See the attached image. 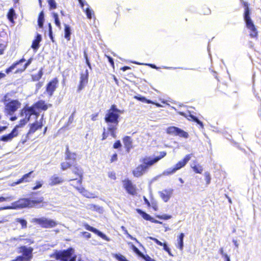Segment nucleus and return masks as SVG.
Returning a JSON list of instances; mask_svg holds the SVG:
<instances>
[{
  "instance_id": "f704fd0d",
  "label": "nucleus",
  "mask_w": 261,
  "mask_h": 261,
  "mask_svg": "<svg viewBox=\"0 0 261 261\" xmlns=\"http://www.w3.org/2000/svg\"><path fill=\"white\" fill-rule=\"evenodd\" d=\"M134 98L139 101H140L143 102H145L146 103H152V101L149 99H147L145 97L142 96L141 95H136L134 96Z\"/></svg>"
},
{
  "instance_id": "473e14b6",
  "label": "nucleus",
  "mask_w": 261,
  "mask_h": 261,
  "mask_svg": "<svg viewBox=\"0 0 261 261\" xmlns=\"http://www.w3.org/2000/svg\"><path fill=\"white\" fill-rule=\"evenodd\" d=\"M15 16V13L14 9L13 8H10L7 13V18L10 22H13Z\"/></svg>"
},
{
  "instance_id": "9b49d317",
  "label": "nucleus",
  "mask_w": 261,
  "mask_h": 261,
  "mask_svg": "<svg viewBox=\"0 0 261 261\" xmlns=\"http://www.w3.org/2000/svg\"><path fill=\"white\" fill-rule=\"evenodd\" d=\"M166 133L168 134L179 136L184 138H188L189 134L184 130L174 126H169L166 129Z\"/></svg>"
},
{
  "instance_id": "0eeeda50",
  "label": "nucleus",
  "mask_w": 261,
  "mask_h": 261,
  "mask_svg": "<svg viewBox=\"0 0 261 261\" xmlns=\"http://www.w3.org/2000/svg\"><path fill=\"white\" fill-rule=\"evenodd\" d=\"M43 200V197L35 198L32 200L28 198H20L15 202V206L18 208H31L42 203Z\"/></svg>"
},
{
  "instance_id": "7ed1b4c3",
  "label": "nucleus",
  "mask_w": 261,
  "mask_h": 261,
  "mask_svg": "<svg viewBox=\"0 0 261 261\" xmlns=\"http://www.w3.org/2000/svg\"><path fill=\"white\" fill-rule=\"evenodd\" d=\"M167 155L166 151H161L160 155L154 158L150 157H145L143 158L141 162L143 164L138 165L134 170L132 171V174L134 177H139L142 176L148 169V168L157 163L160 160L164 158Z\"/></svg>"
},
{
  "instance_id": "20e7f679",
  "label": "nucleus",
  "mask_w": 261,
  "mask_h": 261,
  "mask_svg": "<svg viewBox=\"0 0 261 261\" xmlns=\"http://www.w3.org/2000/svg\"><path fill=\"white\" fill-rule=\"evenodd\" d=\"M240 1L244 8L243 17L246 28L249 30V36L251 38L257 40L258 37V32L256 27L251 19V10L249 8V5L244 0H240Z\"/></svg>"
},
{
  "instance_id": "423d86ee",
  "label": "nucleus",
  "mask_w": 261,
  "mask_h": 261,
  "mask_svg": "<svg viewBox=\"0 0 261 261\" xmlns=\"http://www.w3.org/2000/svg\"><path fill=\"white\" fill-rule=\"evenodd\" d=\"M50 257L60 261H76V255L75 254L74 249L72 247L62 250H56Z\"/></svg>"
},
{
  "instance_id": "603ef678",
  "label": "nucleus",
  "mask_w": 261,
  "mask_h": 261,
  "mask_svg": "<svg viewBox=\"0 0 261 261\" xmlns=\"http://www.w3.org/2000/svg\"><path fill=\"white\" fill-rule=\"evenodd\" d=\"M81 234L86 239H90L91 237V234L87 231H83L81 233Z\"/></svg>"
},
{
  "instance_id": "cd10ccee",
  "label": "nucleus",
  "mask_w": 261,
  "mask_h": 261,
  "mask_svg": "<svg viewBox=\"0 0 261 261\" xmlns=\"http://www.w3.org/2000/svg\"><path fill=\"white\" fill-rule=\"evenodd\" d=\"M84 196L88 198H94L95 197L92 193H90L83 187H74Z\"/></svg>"
},
{
  "instance_id": "c756f323",
  "label": "nucleus",
  "mask_w": 261,
  "mask_h": 261,
  "mask_svg": "<svg viewBox=\"0 0 261 261\" xmlns=\"http://www.w3.org/2000/svg\"><path fill=\"white\" fill-rule=\"evenodd\" d=\"M71 31L70 27L67 24H64V38L67 41L70 40Z\"/></svg>"
},
{
  "instance_id": "e433bc0d",
  "label": "nucleus",
  "mask_w": 261,
  "mask_h": 261,
  "mask_svg": "<svg viewBox=\"0 0 261 261\" xmlns=\"http://www.w3.org/2000/svg\"><path fill=\"white\" fill-rule=\"evenodd\" d=\"M192 168L196 173L201 174L203 171V168L202 166L199 164L194 165L192 167Z\"/></svg>"
},
{
  "instance_id": "49530a36",
  "label": "nucleus",
  "mask_w": 261,
  "mask_h": 261,
  "mask_svg": "<svg viewBox=\"0 0 261 261\" xmlns=\"http://www.w3.org/2000/svg\"><path fill=\"white\" fill-rule=\"evenodd\" d=\"M12 261H29L27 258H26L23 255H19L16 257L15 259L13 260Z\"/></svg>"
},
{
  "instance_id": "8fccbe9b",
  "label": "nucleus",
  "mask_w": 261,
  "mask_h": 261,
  "mask_svg": "<svg viewBox=\"0 0 261 261\" xmlns=\"http://www.w3.org/2000/svg\"><path fill=\"white\" fill-rule=\"evenodd\" d=\"M106 57L107 58L109 62H110L111 66L113 67V68H114V60L113 59V58L112 57H111L110 56H107V55H106Z\"/></svg>"
},
{
  "instance_id": "a211bd4d",
  "label": "nucleus",
  "mask_w": 261,
  "mask_h": 261,
  "mask_svg": "<svg viewBox=\"0 0 261 261\" xmlns=\"http://www.w3.org/2000/svg\"><path fill=\"white\" fill-rule=\"evenodd\" d=\"M32 107L35 110L39 111H45L52 106L51 104L46 103L44 100H39L34 103Z\"/></svg>"
},
{
  "instance_id": "2f4dec72",
  "label": "nucleus",
  "mask_w": 261,
  "mask_h": 261,
  "mask_svg": "<svg viewBox=\"0 0 261 261\" xmlns=\"http://www.w3.org/2000/svg\"><path fill=\"white\" fill-rule=\"evenodd\" d=\"M43 68H41L37 74L31 75V80L33 82H37L39 81L43 75Z\"/></svg>"
},
{
  "instance_id": "412c9836",
  "label": "nucleus",
  "mask_w": 261,
  "mask_h": 261,
  "mask_svg": "<svg viewBox=\"0 0 261 261\" xmlns=\"http://www.w3.org/2000/svg\"><path fill=\"white\" fill-rule=\"evenodd\" d=\"M34 171H31L29 172L24 174L20 178L18 179L16 182V184H19L23 182H28L31 180V178L34 176H32Z\"/></svg>"
},
{
  "instance_id": "6ab92c4d",
  "label": "nucleus",
  "mask_w": 261,
  "mask_h": 261,
  "mask_svg": "<svg viewBox=\"0 0 261 261\" xmlns=\"http://www.w3.org/2000/svg\"><path fill=\"white\" fill-rule=\"evenodd\" d=\"M83 226L86 229L94 233L95 234H97L98 236L100 237L104 240H106L107 241H110V239L105 234L103 233L102 232L100 231L96 228L92 226H91L88 223H84L83 224Z\"/></svg>"
},
{
  "instance_id": "09e8293b",
  "label": "nucleus",
  "mask_w": 261,
  "mask_h": 261,
  "mask_svg": "<svg viewBox=\"0 0 261 261\" xmlns=\"http://www.w3.org/2000/svg\"><path fill=\"white\" fill-rule=\"evenodd\" d=\"M75 111L74 110L71 115L69 116L68 120V123L70 124L73 122L75 116Z\"/></svg>"
},
{
  "instance_id": "393cba45",
  "label": "nucleus",
  "mask_w": 261,
  "mask_h": 261,
  "mask_svg": "<svg viewBox=\"0 0 261 261\" xmlns=\"http://www.w3.org/2000/svg\"><path fill=\"white\" fill-rule=\"evenodd\" d=\"M25 61V59H24V57H22L20 59L14 62L10 66H9L8 68L6 69L5 72L7 74H9L18 65H20L21 63H22Z\"/></svg>"
},
{
  "instance_id": "0e129e2a",
  "label": "nucleus",
  "mask_w": 261,
  "mask_h": 261,
  "mask_svg": "<svg viewBox=\"0 0 261 261\" xmlns=\"http://www.w3.org/2000/svg\"><path fill=\"white\" fill-rule=\"evenodd\" d=\"M10 198L9 197H0V202H4L9 200Z\"/></svg>"
},
{
  "instance_id": "c9c22d12",
  "label": "nucleus",
  "mask_w": 261,
  "mask_h": 261,
  "mask_svg": "<svg viewBox=\"0 0 261 261\" xmlns=\"http://www.w3.org/2000/svg\"><path fill=\"white\" fill-rule=\"evenodd\" d=\"M15 222L20 224L21 228L25 229L27 227V221L22 218H16L15 220Z\"/></svg>"
},
{
  "instance_id": "69168bd1",
  "label": "nucleus",
  "mask_w": 261,
  "mask_h": 261,
  "mask_svg": "<svg viewBox=\"0 0 261 261\" xmlns=\"http://www.w3.org/2000/svg\"><path fill=\"white\" fill-rule=\"evenodd\" d=\"M120 69L121 70H122L123 71H125L127 70H129V69H130V67H129V66H123V67H122Z\"/></svg>"
},
{
  "instance_id": "c03bdc74",
  "label": "nucleus",
  "mask_w": 261,
  "mask_h": 261,
  "mask_svg": "<svg viewBox=\"0 0 261 261\" xmlns=\"http://www.w3.org/2000/svg\"><path fill=\"white\" fill-rule=\"evenodd\" d=\"M84 58H85V61H86V64L91 69V64L90 63L88 57V55H87V51L86 50H85L84 51Z\"/></svg>"
},
{
  "instance_id": "052dcab7",
  "label": "nucleus",
  "mask_w": 261,
  "mask_h": 261,
  "mask_svg": "<svg viewBox=\"0 0 261 261\" xmlns=\"http://www.w3.org/2000/svg\"><path fill=\"white\" fill-rule=\"evenodd\" d=\"M143 199H144L145 203L147 205V206L150 207V203L149 202L148 200L145 196L143 197Z\"/></svg>"
},
{
  "instance_id": "bf43d9fd",
  "label": "nucleus",
  "mask_w": 261,
  "mask_h": 261,
  "mask_svg": "<svg viewBox=\"0 0 261 261\" xmlns=\"http://www.w3.org/2000/svg\"><path fill=\"white\" fill-rule=\"evenodd\" d=\"M195 122L197 123L198 124H199L201 128H203L204 127L202 121L199 120L197 118H196V120L194 121Z\"/></svg>"
},
{
  "instance_id": "5fc2aeb1",
  "label": "nucleus",
  "mask_w": 261,
  "mask_h": 261,
  "mask_svg": "<svg viewBox=\"0 0 261 261\" xmlns=\"http://www.w3.org/2000/svg\"><path fill=\"white\" fill-rule=\"evenodd\" d=\"M108 176L109 178H110L112 179H116V174L114 172H110L108 173Z\"/></svg>"
},
{
  "instance_id": "6e6d98bb",
  "label": "nucleus",
  "mask_w": 261,
  "mask_h": 261,
  "mask_svg": "<svg viewBox=\"0 0 261 261\" xmlns=\"http://www.w3.org/2000/svg\"><path fill=\"white\" fill-rule=\"evenodd\" d=\"M202 11H203V13L204 15H208L211 13L210 9L207 7L203 8Z\"/></svg>"
},
{
  "instance_id": "58836bf2",
  "label": "nucleus",
  "mask_w": 261,
  "mask_h": 261,
  "mask_svg": "<svg viewBox=\"0 0 261 261\" xmlns=\"http://www.w3.org/2000/svg\"><path fill=\"white\" fill-rule=\"evenodd\" d=\"M52 16L54 19L55 24L57 27H58L59 28H61V23L59 20L58 15L57 13L54 12L52 14Z\"/></svg>"
},
{
  "instance_id": "f8f14e48",
  "label": "nucleus",
  "mask_w": 261,
  "mask_h": 261,
  "mask_svg": "<svg viewBox=\"0 0 261 261\" xmlns=\"http://www.w3.org/2000/svg\"><path fill=\"white\" fill-rule=\"evenodd\" d=\"M123 186L129 195L135 196L137 194V189L136 186L129 179H125L123 180Z\"/></svg>"
},
{
  "instance_id": "79ce46f5",
  "label": "nucleus",
  "mask_w": 261,
  "mask_h": 261,
  "mask_svg": "<svg viewBox=\"0 0 261 261\" xmlns=\"http://www.w3.org/2000/svg\"><path fill=\"white\" fill-rule=\"evenodd\" d=\"M205 180L206 181V185H208L211 183V176L210 172L206 171L204 172V174Z\"/></svg>"
},
{
  "instance_id": "3c124183",
  "label": "nucleus",
  "mask_w": 261,
  "mask_h": 261,
  "mask_svg": "<svg viewBox=\"0 0 261 261\" xmlns=\"http://www.w3.org/2000/svg\"><path fill=\"white\" fill-rule=\"evenodd\" d=\"M135 63L139 64V65L143 64L142 63H137V62H135ZM144 64L145 65L148 66L153 69H158L159 68V67H158L155 65L153 64Z\"/></svg>"
},
{
  "instance_id": "e2e57ef3",
  "label": "nucleus",
  "mask_w": 261,
  "mask_h": 261,
  "mask_svg": "<svg viewBox=\"0 0 261 261\" xmlns=\"http://www.w3.org/2000/svg\"><path fill=\"white\" fill-rule=\"evenodd\" d=\"M89 208L92 210H96L97 209V205H96L95 204H89Z\"/></svg>"
},
{
  "instance_id": "9d476101",
  "label": "nucleus",
  "mask_w": 261,
  "mask_h": 261,
  "mask_svg": "<svg viewBox=\"0 0 261 261\" xmlns=\"http://www.w3.org/2000/svg\"><path fill=\"white\" fill-rule=\"evenodd\" d=\"M33 222L38 224L41 227L45 228H53L58 224L56 221L45 218H34L33 220Z\"/></svg>"
},
{
  "instance_id": "a19ab883",
  "label": "nucleus",
  "mask_w": 261,
  "mask_h": 261,
  "mask_svg": "<svg viewBox=\"0 0 261 261\" xmlns=\"http://www.w3.org/2000/svg\"><path fill=\"white\" fill-rule=\"evenodd\" d=\"M47 2L50 10H54L57 8V3L55 0H48Z\"/></svg>"
},
{
  "instance_id": "f257e3e1",
  "label": "nucleus",
  "mask_w": 261,
  "mask_h": 261,
  "mask_svg": "<svg viewBox=\"0 0 261 261\" xmlns=\"http://www.w3.org/2000/svg\"><path fill=\"white\" fill-rule=\"evenodd\" d=\"M76 153L71 152L68 146H66L65 158L66 161L61 163V169L64 171L71 168L72 172L79 177L77 182L81 186L82 183L83 170L80 165L75 163L76 162Z\"/></svg>"
},
{
  "instance_id": "dca6fc26",
  "label": "nucleus",
  "mask_w": 261,
  "mask_h": 261,
  "mask_svg": "<svg viewBox=\"0 0 261 261\" xmlns=\"http://www.w3.org/2000/svg\"><path fill=\"white\" fill-rule=\"evenodd\" d=\"M19 127H16V125L13 128L12 131L8 134L3 135L0 137V141L8 142L11 141L13 138L18 135V128Z\"/></svg>"
},
{
  "instance_id": "2eb2a0df",
  "label": "nucleus",
  "mask_w": 261,
  "mask_h": 261,
  "mask_svg": "<svg viewBox=\"0 0 261 261\" xmlns=\"http://www.w3.org/2000/svg\"><path fill=\"white\" fill-rule=\"evenodd\" d=\"M59 84V80L57 77L53 78L46 85V91L47 94L51 96L57 89Z\"/></svg>"
},
{
  "instance_id": "6e6552de",
  "label": "nucleus",
  "mask_w": 261,
  "mask_h": 261,
  "mask_svg": "<svg viewBox=\"0 0 261 261\" xmlns=\"http://www.w3.org/2000/svg\"><path fill=\"white\" fill-rule=\"evenodd\" d=\"M21 106V102L17 99H12L5 104V112L9 115L14 114Z\"/></svg>"
},
{
  "instance_id": "a878e982",
  "label": "nucleus",
  "mask_w": 261,
  "mask_h": 261,
  "mask_svg": "<svg viewBox=\"0 0 261 261\" xmlns=\"http://www.w3.org/2000/svg\"><path fill=\"white\" fill-rule=\"evenodd\" d=\"M41 35L40 34H38L36 35L35 39L33 41L31 45V47L34 50L37 51L38 49V48L40 47L39 43L41 41Z\"/></svg>"
},
{
  "instance_id": "72a5a7b5",
  "label": "nucleus",
  "mask_w": 261,
  "mask_h": 261,
  "mask_svg": "<svg viewBox=\"0 0 261 261\" xmlns=\"http://www.w3.org/2000/svg\"><path fill=\"white\" fill-rule=\"evenodd\" d=\"M44 13L43 11H41L39 13L38 17V24L39 28H42L43 26L44 23Z\"/></svg>"
},
{
  "instance_id": "aec40b11",
  "label": "nucleus",
  "mask_w": 261,
  "mask_h": 261,
  "mask_svg": "<svg viewBox=\"0 0 261 261\" xmlns=\"http://www.w3.org/2000/svg\"><path fill=\"white\" fill-rule=\"evenodd\" d=\"M137 212L145 220L149 221L152 223H156V224H162V222H160L158 220H155L153 218H152L149 214H147L145 212L143 211L142 210L137 208L136 209Z\"/></svg>"
},
{
  "instance_id": "4be33fe9",
  "label": "nucleus",
  "mask_w": 261,
  "mask_h": 261,
  "mask_svg": "<svg viewBox=\"0 0 261 261\" xmlns=\"http://www.w3.org/2000/svg\"><path fill=\"white\" fill-rule=\"evenodd\" d=\"M122 141L126 151L129 152L130 149L133 148V142L131 137L127 136H124L122 138Z\"/></svg>"
},
{
  "instance_id": "a18cd8bd",
  "label": "nucleus",
  "mask_w": 261,
  "mask_h": 261,
  "mask_svg": "<svg viewBox=\"0 0 261 261\" xmlns=\"http://www.w3.org/2000/svg\"><path fill=\"white\" fill-rule=\"evenodd\" d=\"M42 185H43L42 181H37L36 182V185L32 188V189L33 190H35L38 189L40 188L41 187H42Z\"/></svg>"
},
{
  "instance_id": "b1692460",
  "label": "nucleus",
  "mask_w": 261,
  "mask_h": 261,
  "mask_svg": "<svg viewBox=\"0 0 261 261\" xmlns=\"http://www.w3.org/2000/svg\"><path fill=\"white\" fill-rule=\"evenodd\" d=\"M148 238L150 240H152L157 245H158L159 246H163L164 250H165L168 253V254L169 255L172 256V253L171 252L170 249L167 246L166 243H163L161 241L158 240L157 239H156L155 238H153V237H148Z\"/></svg>"
},
{
  "instance_id": "13d9d810",
  "label": "nucleus",
  "mask_w": 261,
  "mask_h": 261,
  "mask_svg": "<svg viewBox=\"0 0 261 261\" xmlns=\"http://www.w3.org/2000/svg\"><path fill=\"white\" fill-rule=\"evenodd\" d=\"M98 116V113L92 114L91 115V120L92 121H96L97 119Z\"/></svg>"
},
{
  "instance_id": "680f3d73",
  "label": "nucleus",
  "mask_w": 261,
  "mask_h": 261,
  "mask_svg": "<svg viewBox=\"0 0 261 261\" xmlns=\"http://www.w3.org/2000/svg\"><path fill=\"white\" fill-rule=\"evenodd\" d=\"M189 117H190V119H189V120L190 121H195V120H196L197 117L195 116H194L193 115H192V114H190L189 115Z\"/></svg>"
},
{
  "instance_id": "4d7b16f0",
  "label": "nucleus",
  "mask_w": 261,
  "mask_h": 261,
  "mask_svg": "<svg viewBox=\"0 0 261 261\" xmlns=\"http://www.w3.org/2000/svg\"><path fill=\"white\" fill-rule=\"evenodd\" d=\"M108 137V133L106 132L105 128H103V132L102 134V140H106Z\"/></svg>"
},
{
  "instance_id": "f3484780",
  "label": "nucleus",
  "mask_w": 261,
  "mask_h": 261,
  "mask_svg": "<svg viewBox=\"0 0 261 261\" xmlns=\"http://www.w3.org/2000/svg\"><path fill=\"white\" fill-rule=\"evenodd\" d=\"M33 248L31 247H27L25 246H21L18 248V252L30 261L33 257Z\"/></svg>"
},
{
  "instance_id": "4c0bfd02",
  "label": "nucleus",
  "mask_w": 261,
  "mask_h": 261,
  "mask_svg": "<svg viewBox=\"0 0 261 261\" xmlns=\"http://www.w3.org/2000/svg\"><path fill=\"white\" fill-rule=\"evenodd\" d=\"M84 11L86 14L87 17L89 19H91L92 15H94L93 11L90 9L89 7L86 8Z\"/></svg>"
},
{
  "instance_id": "37998d69",
  "label": "nucleus",
  "mask_w": 261,
  "mask_h": 261,
  "mask_svg": "<svg viewBox=\"0 0 261 261\" xmlns=\"http://www.w3.org/2000/svg\"><path fill=\"white\" fill-rule=\"evenodd\" d=\"M156 218H158L162 220H168L172 218L171 215H168V214H164L163 215H158L155 216Z\"/></svg>"
},
{
  "instance_id": "774afa93",
  "label": "nucleus",
  "mask_w": 261,
  "mask_h": 261,
  "mask_svg": "<svg viewBox=\"0 0 261 261\" xmlns=\"http://www.w3.org/2000/svg\"><path fill=\"white\" fill-rule=\"evenodd\" d=\"M152 207L154 211H157V210H158V205H157V204H156L155 203H153L152 204Z\"/></svg>"
},
{
  "instance_id": "338daca9",
  "label": "nucleus",
  "mask_w": 261,
  "mask_h": 261,
  "mask_svg": "<svg viewBox=\"0 0 261 261\" xmlns=\"http://www.w3.org/2000/svg\"><path fill=\"white\" fill-rule=\"evenodd\" d=\"M112 77H113V79L114 80L116 84L117 85H119V82H118V80H117V79L116 78V76L115 75H112Z\"/></svg>"
},
{
  "instance_id": "ea45409f",
  "label": "nucleus",
  "mask_w": 261,
  "mask_h": 261,
  "mask_svg": "<svg viewBox=\"0 0 261 261\" xmlns=\"http://www.w3.org/2000/svg\"><path fill=\"white\" fill-rule=\"evenodd\" d=\"M114 257L118 261H128L124 256L121 254H115L114 255Z\"/></svg>"
},
{
  "instance_id": "bb28decb",
  "label": "nucleus",
  "mask_w": 261,
  "mask_h": 261,
  "mask_svg": "<svg viewBox=\"0 0 261 261\" xmlns=\"http://www.w3.org/2000/svg\"><path fill=\"white\" fill-rule=\"evenodd\" d=\"M64 179L57 175H54L50 178L49 185L51 186L59 185L63 182Z\"/></svg>"
},
{
  "instance_id": "ddd939ff",
  "label": "nucleus",
  "mask_w": 261,
  "mask_h": 261,
  "mask_svg": "<svg viewBox=\"0 0 261 261\" xmlns=\"http://www.w3.org/2000/svg\"><path fill=\"white\" fill-rule=\"evenodd\" d=\"M43 115L42 116L39 121H35L29 125V129L27 133V136L33 134L37 130L41 129L43 126Z\"/></svg>"
},
{
  "instance_id": "4468645a",
  "label": "nucleus",
  "mask_w": 261,
  "mask_h": 261,
  "mask_svg": "<svg viewBox=\"0 0 261 261\" xmlns=\"http://www.w3.org/2000/svg\"><path fill=\"white\" fill-rule=\"evenodd\" d=\"M89 72L87 69L85 72L80 73L79 84L77 86V91L83 90L88 83Z\"/></svg>"
},
{
  "instance_id": "5701e85b",
  "label": "nucleus",
  "mask_w": 261,
  "mask_h": 261,
  "mask_svg": "<svg viewBox=\"0 0 261 261\" xmlns=\"http://www.w3.org/2000/svg\"><path fill=\"white\" fill-rule=\"evenodd\" d=\"M33 61L32 58H30L25 63L24 65H23L21 67H18L14 71L15 74H21L22 72L25 71L28 66L31 64Z\"/></svg>"
},
{
  "instance_id": "1a4fd4ad",
  "label": "nucleus",
  "mask_w": 261,
  "mask_h": 261,
  "mask_svg": "<svg viewBox=\"0 0 261 261\" xmlns=\"http://www.w3.org/2000/svg\"><path fill=\"white\" fill-rule=\"evenodd\" d=\"M191 157L192 154H187L182 160L178 161L173 167L168 169L167 171V174L168 175L172 174L176 171L185 167Z\"/></svg>"
},
{
  "instance_id": "39448f33",
  "label": "nucleus",
  "mask_w": 261,
  "mask_h": 261,
  "mask_svg": "<svg viewBox=\"0 0 261 261\" xmlns=\"http://www.w3.org/2000/svg\"><path fill=\"white\" fill-rule=\"evenodd\" d=\"M19 115L23 118L19 120L18 124L16 125V127L21 128L30 121L32 116L34 115L37 118L39 116V112L35 110L32 106H28L26 105L20 110Z\"/></svg>"
},
{
  "instance_id": "f03ea898",
  "label": "nucleus",
  "mask_w": 261,
  "mask_h": 261,
  "mask_svg": "<svg viewBox=\"0 0 261 261\" xmlns=\"http://www.w3.org/2000/svg\"><path fill=\"white\" fill-rule=\"evenodd\" d=\"M121 113V110L117 108L116 105H112L107 111L104 118L105 122L108 125V132L114 138L117 137L116 131L117 129Z\"/></svg>"
},
{
  "instance_id": "c85d7f7f",
  "label": "nucleus",
  "mask_w": 261,
  "mask_h": 261,
  "mask_svg": "<svg viewBox=\"0 0 261 261\" xmlns=\"http://www.w3.org/2000/svg\"><path fill=\"white\" fill-rule=\"evenodd\" d=\"M172 190H165L160 192V196L165 202H167L170 198L172 194Z\"/></svg>"
},
{
  "instance_id": "864d4df0",
  "label": "nucleus",
  "mask_w": 261,
  "mask_h": 261,
  "mask_svg": "<svg viewBox=\"0 0 261 261\" xmlns=\"http://www.w3.org/2000/svg\"><path fill=\"white\" fill-rule=\"evenodd\" d=\"M117 160H118L117 154L116 153H115L114 154H113L112 155L111 158L110 159V162L113 163L114 162L117 161Z\"/></svg>"
},
{
  "instance_id": "7c9ffc66",
  "label": "nucleus",
  "mask_w": 261,
  "mask_h": 261,
  "mask_svg": "<svg viewBox=\"0 0 261 261\" xmlns=\"http://www.w3.org/2000/svg\"><path fill=\"white\" fill-rule=\"evenodd\" d=\"M184 236V233H180L177 237V245L176 247L180 250H183Z\"/></svg>"
},
{
  "instance_id": "de8ad7c7",
  "label": "nucleus",
  "mask_w": 261,
  "mask_h": 261,
  "mask_svg": "<svg viewBox=\"0 0 261 261\" xmlns=\"http://www.w3.org/2000/svg\"><path fill=\"white\" fill-rule=\"evenodd\" d=\"M122 146L121 143L120 142V140H117L115 141V142L114 143L113 147L114 149H119L121 148Z\"/></svg>"
}]
</instances>
